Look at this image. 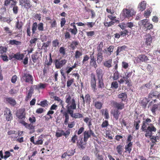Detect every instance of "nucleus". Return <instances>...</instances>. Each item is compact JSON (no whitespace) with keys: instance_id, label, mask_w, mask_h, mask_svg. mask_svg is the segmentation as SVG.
Wrapping results in <instances>:
<instances>
[{"instance_id":"52","label":"nucleus","mask_w":160,"mask_h":160,"mask_svg":"<svg viewBox=\"0 0 160 160\" xmlns=\"http://www.w3.org/2000/svg\"><path fill=\"white\" fill-rule=\"evenodd\" d=\"M114 47L113 46H110L109 47L107 48V51L109 52L108 54L109 55L112 54V52H113Z\"/></svg>"},{"instance_id":"19","label":"nucleus","mask_w":160,"mask_h":160,"mask_svg":"<svg viewBox=\"0 0 160 160\" xmlns=\"http://www.w3.org/2000/svg\"><path fill=\"white\" fill-rule=\"evenodd\" d=\"M24 55L23 53H21L20 52H17L12 56V58H13L19 60H22L24 57Z\"/></svg>"},{"instance_id":"61","label":"nucleus","mask_w":160,"mask_h":160,"mask_svg":"<svg viewBox=\"0 0 160 160\" xmlns=\"http://www.w3.org/2000/svg\"><path fill=\"white\" fill-rule=\"evenodd\" d=\"M39 105L42 107H45L48 106V102L47 100H44V101H42L40 102V103Z\"/></svg>"},{"instance_id":"37","label":"nucleus","mask_w":160,"mask_h":160,"mask_svg":"<svg viewBox=\"0 0 160 160\" xmlns=\"http://www.w3.org/2000/svg\"><path fill=\"white\" fill-rule=\"evenodd\" d=\"M158 92L157 91H152L149 94L148 96L149 98H152L153 97H158Z\"/></svg>"},{"instance_id":"45","label":"nucleus","mask_w":160,"mask_h":160,"mask_svg":"<svg viewBox=\"0 0 160 160\" xmlns=\"http://www.w3.org/2000/svg\"><path fill=\"white\" fill-rule=\"evenodd\" d=\"M53 98L55 101H57L58 102H59L61 105L62 106V107H63V101L60 98L56 96H54Z\"/></svg>"},{"instance_id":"53","label":"nucleus","mask_w":160,"mask_h":160,"mask_svg":"<svg viewBox=\"0 0 160 160\" xmlns=\"http://www.w3.org/2000/svg\"><path fill=\"white\" fill-rule=\"evenodd\" d=\"M52 43L53 47H56L58 46L59 44V41L57 39H55L52 41Z\"/></svg>"},{"instance_id":"20","label":"nucleus","mask_w":160,"mask_h":160,"mask_svg":"<svg viewBox=\"0 0 160 160\" xmlns=\"http://www.w3.org/2000/svg\"><path fill=\"white\" fill-rule=\"evenodd\" d=\"M146 40L145 41V44L147 46L151 45V44L152 41V38L151 35L150 34H147L146 35Z\"/></svg>"},{"instance_id":"41","label":"nucleus","mask_w":160,"mask_h":160,"mask_svg":"<svg viewBox=\"0 0 160 160\" xmlns=\"http://www.w3.org/2000/svg\"><path fill=\"white\" fill-rule=\"evenodd\" d=\"M102 104L100 102L97 101L94 103V106L97 109H101L102 107Z\"/></svg>"},{"instance_id":"44","label":"nucleus","mask_w":160,"mask_h":160,"mask_svg":"<svg viewBox=\"0 0 160 160\" xmlns=\"http://www.w3.org/2000/svg\"><path fill=\"white\" fill-rule=\"evenodd\" d=\"M116 22V21H111L109 22H104V25L105 27H109L112 25H114L115 22Z\"/></svg>"},{"instance_id":"64","label":"nucleus","mask_w":160,"mask_h":160,"mask_svg":"<svg viewBox=\"0 0 160 160\" xmlns=\"http://www.w3.org/2000/svg\"><path fill=\"white\" fill-rule=\"evenodd\" d=\"M74 79H72L68 80L67 82V86L68 87H70L74 82Z\"/></svg>"},{"instance_id":"22","label":"nucleus","mask_w":160,"mask_h":160,"mask_svg":"<svg viewBox=\"0 0 160 160\" xmlns=\"http://www.w3.org/2000/svg\"><path fill=\"white\" fill-rule=\"evenodd\" d=\"M127 144L125 146V152L130 153L132 151V148L133 142L128 143H126Z\"/></svg>"},{"instance_id":"29","label":"nucleus","mask_w":160,"mask_h":160,"mask_svg":"<svg viewBox=\"0 0 160 160\" xmlns=\"http://www.w3.org/2000/svg\"><path fill=\"white\" fill-rule=\"evenodd\" d=\"M66 134L64 132V131L61 130H57L55 134V136L57 138L61 137L63 135L66 136Z\"/></svg>"},{"instance_id":"4","label":"nucleus","mask_w":160,"mask_h":160,"mask_svg":"<svg viewBox=\"0 0 160 160\" xmlns=\"http://www.w3.org/2000/svg\"><path fill=\"white\" fill-rule=\"evenodd\" d=\"M136 13V12L132 8L131 9L126 8L123 10L122 15L124 18H129L134 15Z\"/></svg>"},{"instance_id":"5","label":"nucleus","mask_w":160,"mask_h":160,"mask_svg":"<svg viewBox=\"0 0 160 160\" xmlns=\"http://www.w3.org/2000/svg\"><path fill=\"white\" fill-rule=\"evenodd\" d=\"M23 81L26 83L32 84L33 82V78L32 75L29 73H24L21 78Z\"/></svg>"},{"instance_id":"2","label":"nucleus","mask_w":160,"mask_h":160,"mask_svg":"<svg viewBox=\"0 0 160 160\" xmlns=\"http://www.w3.org/2000/svg\"><path fill=\"white\" fill-rule=\"evenodd\" d=\"M65 102L68 104L66 106L67 110L70 112V109H76V104L75 102V99L72 98L71 96L69 94H67L65 97Z\"/></svg>"},{"instance_id":"39","label":"nucleus","mask_w":160,"mask_h":160,"mask_svg":"<svg viewBox=\"0 0 160 160\" xmlns=\"http://www.w3.org/2000/svg\"><path fill=\"white\" fill-rule=\"evenodd\" d=\"M9 44L11 45H20L21 44V42L20 41H17L15 40H11L9 41Z\"/></svg>"},{"instance_id":"27","label":"nucleus","mask_w":160,"mask_h":160,"mask_svg":"<svg viewBox=\"0 0 160 160\" xmlns=\"http://www.w3.org/2000/svg\"><path fill=\"white\" fill-rule=\"evenodd\" d=\"M126 92H122L119 94L118 97V98L121 99L122 101H125L127 99V97Z\"/></svg>"},{"instance_id":"42","label":"nucleus","mask_w":160,"mask_h":160,"mask_svg":"<svg viewBox=\"0 0 160 160\" xmlns=\"http://www.w3.org/2000/svg\"><path fill=\"white\" fill-rule=\"evenodd\" d=\"M22 5L24 6V7L26 8H30L32 5L30 3V2L29 0H26L25 1Z\"/></svg>"},{"instance_id":"35","label":"nucleus","mask_w":160,"mask_h":160,"mask_svg":"<svg viewBox=\"0 0 160 160\" xmlns=\"http://www.w3.org/2000/svg\"><path fill=\"white\" fill-rule=\"evenodd\" d=\"M149 22V20L145 19L141 20L140 22V24L143 27L145 28Z\"/></svg>"},{"instance_id":"32","label":"nucleus","mask_w":160,"mask_h":160,"mask_svg":"<svg viewBox=\"0 0 160 160\" xmlns=\"http://www.w3.org/2000/svg\"><path fill=\"white\" fill-rule=\"evenodd\" d=\"M81 98H82V100L83 101V104H84L85 103V102L87 103H89V102H90L91 98L90 96L88 94H87L85 96V98L83 97V95L81 96Z\"/></svg>"},{"instance_id":"62","label":"nucleus","mask_w":160,"mask_h":160,"mask_svg":"<svg viewBox=\"0 0 160 160\" xmlns=\"http://www.w3.org/2000/svg\"><path fill=\"white\" fill-rule=\"evenodd\" d=\"M128 31L127 29H125L123 31H121L120 32L121 36L123 37L126 36L128 34Z\"/></svg>"},{"instance_id":"57","label":"nucleus","mask_w":160,"mask_h":160,"mask_svg":"<svg viewBox=\"0 0 160 160\" xmlns=\"http://www.w3.org/2000/svg\"><path fill=\"white\" fill-rule=\"evenodd\" d=\"M109 125L108 121L107 120H105L102 122L101 125V127L102 128H107Z\"/></svg>"},{"instance_id":"50","label":"nucleus","mask_w":160,"mask_h":160,"mask_svg":"<svg viewBox=\"0 0 160 160\" xmlns=\"http://www.w3.org/2000/svg\"><path fill=\"white\" fill-rule=\"evenodd\" d=\"M0 57L3 61L8 62V57L6 53L1 54Z\"/></svg>"},{"instance_id":"46","label":"nucleus","mask_w":160,"mask_h":160,"mask_svg":"<svg viewBox=\"0 0 160 160\" xmlns=\"http://www.w3.org/2000/svg\"><path fill=\"white\" fill-rule=\"evenodd\" d=\"M95 23L93 22H88L84 24L81 22V26H82L85 25L88 26V27L92 28L93 26L95 25Z\"/></svg>"},{"instance_id":"10","label":"nucleus","mask_w":160,"mask_h":160,"mask_svg":"<svg viewBox=\"0 0 160 160\" xmlns=\"http://www.w3.org/2000/svg\"><path fill=\"white\" fill-rule=\"evenodd\" d=\"M90 84L91 87L94 92H96L97 88H96V82L95 75L93 74H91Z\"/></svg>"},{"instance_id":"15","label":"nucleus","mask_w":160,"mask_h":160,"mask_svg":"<svg viewBox=\"0 0 160 160\" xmlns=\"http://www.w3.org/2000/svg\"><path fill=\"white\" fill-rule=\"evenodd\" d=\"M92 119L90 117H86L83 119L84 121L87 125L89 129H91L93 127L92 123Z\"/></svg>"},{"instance_id":"25","label":"nucleus","mask_w":160,"mask_h":160,"mask_svg":"<svg viewBox=\"0 0 160 160\" xmlns=\"http://www.w3.org/2000/svg\"><path fill=\"white\" fill-rule=\"evenodd\" d=\"M116 150L117 153L119 155H122L123 150V146L121 144L118 145L116 147Z\"/></svg>"},{"instance_id":"14","label":"nucleus","mask_w":160,"mask_h":160,"mask_svg":"<svg viewBox=\"0 0 160 160\" xmlns=\"http://www.w3.org/2000/svg\"><path fill=\"white\" fill-rule=\"evenodd\" d=\"M12 112L10 109L7 108L5 112L4 115L6 116V119L8 121H11L12 118Z\"/></svg>"},{"instance_id":"49","label":"nucleus","mask_w":160,"mask_h":160,"mask_svg":"<svg viewBox=\"0 0 160 160\" xmlns=\"http://www.w3.org/2000/svg\"><path fill=\"white\" fill-rule=\"evenodd\" d=\"M122 78L124 80V82H125L126 84H127L128 86L130 87L131 85L130 83L131 80L130 79H128L125 76H123Z\"/></svg>"},{"instance_id":"40","label":"nucleus","mask_w":160,"mask_h":160,"mask_svg":"<svg viewBox=\"0 0 160 160\" xmlns=\"http://www.w3.org/2000/svg\"><path fill=\"white\" fill-rule=\"evenodd\" d=\"M98 88H102L104 86L103 79H98Z\"/></svg>"},{"instance_id":"21","label":"nucleus","mask_w":160,"mask_h":160,"mask_svg":"<svg viewBox=\"0 0 160 160\" xmlns=\"http://www.w3.org/2000/svg\"><path fill=\"white\" fill-rule=\"evenodd\" d=\"M141 118H140L137 117L136 119L134 120L133 124L134 128H135L136 130H138L140 127L139 123L141 122Z\"/></svg>"},{"instance_id":"48","label":"nucleus","mask_w":160,"mask_h":160,"mask_svg":"<svg viewBox=\"0 0 160 160\" xmlns=\"http://www.w3.org/2000/svg\"><path fill=\"white\" fill-rule=\"evenodd\" d=\"M23 25L22 23V22H19V20L18 21L16 24V27L18 29L20 30L22 29Z\"/></svg>"},{"instance_id":"13","label":"nucleus","mask_w":160,"mask_h":160,"mask_svg":"<svg viewBox=\"0 0 160 160\" xmlns=\"http://www.w3.org/2000/svg\"><path fill=\"white\" fill-rule=\"evenodd\" d=\"M48 84L47 83H40L36 85H33V87L35 90H39L40 89H44L48 86Z\"/></svg>"},{"instance_id":"36","label":"nucleus","mask_w":160,"mask_h":160,"mask_svg":"<svg viewBox=\"0 0 160 160\" xmlns=\"http://www.w3.org/2000/svg\"><path fill=\"white\" fill-rule=\"evenodd\" d=\"M99 151L97 149H96V151L94 153L98 160H104L103 157L102 155H100L99 154Z\"/></svg>"},{"instance_id":"18","label":"nucleus","mask_w":160,"mask_h":160,"mask_svg":"<svg viewBox=\"0 0 160 160\" xmlns=\"http://www.w3.org/2000/svg\"><path fill=\"white\" fill-rule=\"evenodd\" d=\"M96 74L98 79H103L104 72L102 69L100 68L97 69L96 71Z\"/></svg>"},{"instance_id":"24","label":"nucleus","mask_w":160,"mask_h":160,"mask_svg":"<svg viewBox=\"0 0 160 160\" xmlns=\"http://www.w3.org/2000/svg\"><path fill=\"white\" fill-rule=\"evenodd\" d=\"M112 60L109 59L104 61L103 63V66L108 68H110L112 67Z\"/></svg>"},{"instance_id":"3","label":"nucleus","mask_w":160,"mask_h":160,"mask_svg":"<svg viewBox=\"0 0 160 160\" xmlns=\"http://www.w3.org/2000/svg\"><path fill=\"white\" fill-rule=\"evenodd\" d=\"M39 31L42 32L44 31V24L42 22H40L38 24L37 22L33 23L32 26V34L35 33L37 28Z\"/></svg>"},{"instance_id":"56","label":"nucleus","mask_w":160,"mask_h":160,"mask_svg":"<svg viewBox=\"0 0 160 160\" xmlns=\"http://www.w3.org/2000/svg\"><path fill=\"white\" fill-rule=\"evenodd\" d=\"M86 33L87 37H90L94 36L95 34L94 31H90L86 32Z\"/></svg>"},{"instance_id":"16","label":"nucleus","mask_w":160,"mask_h":160,"mask_svg":"<svg viewBox=\"0 0 160 160\" xmlns=\"http://www.w3.org/2000/svg\"><path fill=\"white\" fill-rule=\"evenodd\" d=\"M94 52L91 55L90 61V65L92 67H93L95 68H96L97 67V65L96 62V60L93 56Z\"/></svg>"},{"instance_id":"11","label":"nucleus","mask_w":160,"mask_h":160,"mask_svg":"<svg viewBox=\"0 0 160 160\" xmlns=\"http://www.w3.org/2000/svg\"><path fill=\"white\" fill-rule=\"evenodd\" d=\"M4 102L6 103L9 104L13 107H14L17 104L15 99L12 97L5 98Z\"/></svg>"},{"instance_id":"1","label":"nucleus","mask_w":160,"mask_h":160,"mask_svg":"<svg viewBox=\"0 0 160 160\" xmlns=\"http://www.w3.org/2000/svg\"><path fill=\"white\" fill-rule=\"evenodd\" d=\"M141 129L142 131L145 132V137L151 138L153 132L157 131L156 128L151 123L152 120L148 118H143Z\"/></svg>"},{"instance_id":"9","label":"nucleus","mask_w":160,"mask_h":160,"mask_svg":"<svg viewBox=\"0 0 160 160\" xmlns=\"http://www.w3.org/2000/svg\"><path fill=\"white\" fill-rule=\"evenodd\" d=\"M25 110L24 108L18 109L16 115L17 117L19 119H22L26 118Z\"/></svg>"},{"instance_id":"17","label":"nucleus","mask_w":160,"mask_h":160,"mask_svg":"<svg viewBox=\"0 0 160 160\" xmlns=\"http://www.w3.org/2000/svg\"><path fill=\"white\" fill-rule=\"evenodd\" d=\"M102 49L99 48L98 50V52L97 54V61L98 64L100 63L103 59L102 53Z\"/></svg>"},{"instance_id":"28","label":"nucleus","mask_w":160,"mask_h":160,"mask_svg":"<svg viewBox=\"0 0 160 160\" xmlns=\"http://www.w3.org/2000/svg\"><path fill=\"white\" fill-rule=\"evenodd\" d=\"M152 12V8H150L147 9L144 12L143 15L146 18H148Z\"/></svg>"},{"instance_id":"12","label":"nucleus","mask_w":160,"mask_h":160,"mask_svg":"<svg viewBox=\"0 0 160 160\" xmlns=\"http://www.w3.org/2000/svg\"><path fill=\"white\" fill-rule=\"evenodd\" d=\"M112 104L114 108L117 109L116 110H122L124 108V104L122 102H118L113 101L112 102Z\"/></svg>"},{"instance_id":"55","label":"nucleus","mask_w":160,"mask_h":160,"mask_svg":"<svg viewBox=\"0 0 160 160\" xmlns=\"http://www.w3.org/2000/svg\"><path fill=\"white\" fill-rule=\"evenodd\" d=\"M78 42L77 41H73L70 45V47L72 50H74L76 46L78 44Z\"/></svg>"},{"instance_id":"31","label":"nucleus","mask_w":160,"mask_h":160,"mask_svg":"<svg viewBox=\"0 0 160 160\" xmlns=\"http://www.w3.org/2000/svg\"><path fill=\"white\" fill-rule=\"evenodd\" d=\"M63 116H64L65 119L64 121V124L65 125H67L68 124V122L69 120V116L68 114L69 113L68 112L67 110V111L64 112L62 113Z\"/></svg>"},{"instance_id":"34","label":"nucleus","mask_w":160,"mask_h":160,"mask_svg":"<svg viewBox=\"0 0 160 160\" xmlns=\"http://www.w3.org/2000/svg\"><path fill=\"white\" fill-rule=\"evenodd\" d=\"M111 113L112 114L114 118L116 120H118L119 115L120 114V112L118 110H114Z\"/></svg>"},{"instance_id":"7","label":"nucleus","mask_w":160,"mask_h":160,"mask_svg":"<svg viewBox=\"0 0 160 160\" xmlns=\"http://www.w3.org/2000/svg\"><path fill=\"white\" fill-rule=\"evenodd\" d=\"M135 60L137 63H141L142 62H148L149 59L148 57L144 54H141L135 58Z\"/></svg>"},{"instance_id":"60","label":"nucleus","mask_w":160,"mask_h":160,"mask_svg":"<svg viewBox=\"0 0 160 160\" xmlns=\"http://www.w3.org/2000/svg\"><path fill=\"white\" fill-rule=\"evenodd\" d=\"M4 154L5 155L4 156V159L5 160H6L11 155V153L9 151H5Z\"/></svg>"},{"instance_id":"59","label":"nucleus","mask_w":160,"mask_h":160,"mask_svg":"<svg viewBox=\"0 0 160 160\" xmlns=\"http://www.w3.org/2000/svg\"><path fill=\"white\" fill-rule=\"evenodd\" d=\"M158 105L157 104H154L152 106L151 110L153 114H155L156 110L158 108Z\"/></svg>"},{"instance_id":"33","label":"nucleus","mask_w":160,"mask_h":160,"mask_svg":"<svg viewBox=\"0 0 160 160\" xmlns=\"http://www.w3.org/2000/svg\"><path fill=\"white\" fill-rule=\"evenodd\" d=\"M75 109H71L69 110H70V112H69L68 110H67L69 114L71 116L72 118H79V116L80 115V114L79 113H75L73 114V110Z\"/></svg>"},{"instance_id":"38","label":"nucleus","mask_w":160,"mask_h":160,"mask_svg":"<svg viewBox=\"0 0 160 160\" xmlns=\"http://www.w3.org/2000/svg\"><path fill=\"white\" fill-rule=\"evenodd\" d=\"M119 73L118 71H115L112 77V79L114 81L118 80L119 78Z\"/></svg>"},{"instance_id":"8","label":"nucleus","mask_w":160,"mask_h":160,"mask_svg":"<svg viewBox=\"0 0 160 160\" xmlns=\"http://www.w3.org/2000/svg\"><path fill=\"white\" fill-rule=\"evenodd\" d=\"M83 140L84 142H86L88 139L92 135L93 137H96V135L91 129H89V130L85 131L83 133Z\"/></svg>"},{"instance_id":"63","label":"nucleus","mask_w":160,"mask_h":160,"mask_svg":"<svg viewBox=\"0 0 160 160\" xmlns=\"http://www.w3.org/2000/svg\"><path fill=\"white\" fill-rule=\"evenodd\" d=\"M134 26V23L132 22H128L126 23V27L131 29H132Z\"/></svg>"},{"instance_id":"6","label":"nucleus","mask_w":160,"mask_h":160,"mask_svg":"<svg viewBox=\"0 0 160 160\" xmlns=\"http://www.w3.org/2000/svg\"><path fill=\"white\" fill-rule=\"evenodd\" d=\"M67 60L65 59L58 58L56 59L54 61L55 68L58 69H60L66 64Z\"/></svg>"},{"instance_id":"26","label":"nucleus","mask_w":160,"mask_h":160,"mask_svg":"<svg viewBox=\"0 0 160 160\" xmlns=\"http://www.w3.org/2000/svg\"><path fill=\"white\" fill-rule=\"evenodd\" d=\"M127 48V46L125 45L118 47L117 48V49L116 52V55L117 56H118L120 52L123 51L124 50H125Z\"/></svg>"},{"instance_id":"51","label":"nucleus","mask_w":160,"mask_h":160,"mask_svg":"<svg viewBox=\"0 0 160 160\" xmlns=\"http://www.w3.org/2000/svg\"><path fill=\"white\" fill-rule=\"evenodd\" d=\"M129 65L128 63L125 62L123 61L122 63V68L124 69H126L129 67Z\"/></svg>"},{"instance_id":"47","label":"nucleus","mask_w":160,"mask_h":160,"mask_svg":"<svg viewBox=\"0 0 160 160\" xmlns=\"http://www.w3.org/2000/svg\"><path fill=\"white\" fill-rule=\"evenodd\" d=\"M3 29L5 31V32L7 34H8L9 35H11L12 32V31L10 30L9 28L8 27H5L3 28Z\"/></svg>"},{"instance_id":"58","label":"nucleus","mask_w":160,"mask_h":160,"mask_svg":"<svg viewBox=\"0 0 160 160\" xmlns=\"http://www.w3.org/2000/svg\"><path fill=\"white\" fill-rule=\"evenodd\" d=\"M32 94V93L28 92L25 98V101H28L31 98Z\"/></svg>"},{"instance_id":"23","label":"nucleus","mask_w":160,"mask_h":160,"mask_svg":"<svg viewBox=\"0 0 160 160\" xmlns=\"http://www.w3.org/2000/svg\"><path fill=\"white\" fill-rule=\"evenodd\" d=\"M146 2L145 1H143L140 3L138 6L139 11H142L144 10L146 8Z\"/></svg>"},{"instance_id":"30","label":"nucleus","mask_w":160,"mask_h":160,"mask_svg":"<svg viewBox=\"0 0 160 160\" xmlns=\"http://www.w3.org/2000/svg\"><path fill=\"white\" fill-rule=\"evenodd\" d=\"M31 57L33 62L35 63L37 61H39V57L38 52H36L34 54H32L31 55Z\"/></svg>"},{"instance_id":"43","label":"nucleus","mask_w":160,"mask_h":160,"mask_svg":"<svg viewBox=\"0 0 160 160\" xmlns=\"http://www.w3.org/2000/svg\"><path fill=\"white\" fill-rule=\"evenodd\" d=\"M118 87V84L117 81H114L112 82L111 84V88L116 89Z\"/></svg>"},{"instance_id":"54","label":"nucleus","mask_w":160,"mask_h":160,"mask_svg":"<svg viewBox=\"0 0 160 160\" xmlns=\"http://www.w3.org/2000/svg\"><path fill=\"white\" fill-rule=\"evenodd\" d=\"M51 43V42L50 41H48L46 42H44L43 43L42 48L45 50L47 49V47H48Z\"/></svg>"}]
</instances>
